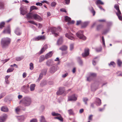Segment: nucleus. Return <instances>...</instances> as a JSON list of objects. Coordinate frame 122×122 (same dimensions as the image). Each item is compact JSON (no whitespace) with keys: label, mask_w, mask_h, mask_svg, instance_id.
I'll return each mask as SVG.
<instances>
[{"label":"nucleus","mask_w":122,"mask_h":122,"mask_svg":"<svg viewBox=\"0 0 122 122\" xmlns=\"http://www.w3.org/2000/svg\"><path fill=\"white\" fill-rule=\"evenodd\" d=\"M31 102V98L29 96H26L20 100L19 103L25 107H28L30 105Z\"/></svg>","instance_id":"1"},{"label":"nucleus","mask_w":122,"mask_h":122,"mask_svg":"<svg viewBox=\"0 0 122 122\" xmlns=\"http://www.w3.org/2000/svg\"><path fill=\"white\" fill-rule=\"evenodd\" d=\"M11 41V39L8 37H4L1 40V44L3 48H7L10 45Z\"/></svg>","instance_id":"2"},{"label":"nucleus","mask_w":122,"mask_h":122,"mask_svg":"<svg viewBox=\"0 0 122 122\" xmlns=\"http://www.w3.org/2000/svg\"><path fill=\"white\" fill-rule=\"evenodd\" d=\"M77 36L80 39L83 40H86V38L83 34V31H82L80 30L76 33Z\"/></svg>","instance_id":"3"},{"label":"nucleus","mask_w":122,"mask_h":122,"mask_svg":"<svg viewBox=\"0 0 122 122\" xmlns=\"http://www.w3.org/2000/svg\"><path fill=\"white\" fill-rule=\"evenodd\" d=\"M8 115L4 114L0 116V122H5L8 117Z\"/></svg>","instance_id":"4"},{"label":"nucleus","mask_w":122,"mask_h":122,"mask_svg":"<svg viewBox=\"0 0 122 122\" xmlns=\"http://www.w3.org/2000/svg\"><path fill=\"white\" fill-rule=\"evenodd\" d=\"M20 14L24 15L27 13V8L26 7L21 6L20 8Z\"/></svg>","instance_id":"5"},{"label":"nucleus","mask_w":122,"mask_h":122,"mask_svg":"<svg viewBox=\"0 0 122 122\" xmlns=\"http://www.w3.org/2000/svg\"><path fill=\"white\" fill-rule=\"evenodd\" d=\"M21 90L25 94H27L30 92L29 89L26 88L25 85H24L21 87Z\"/></svg>","instance_id":"6"},{"label":"nucleus","mask_w":122,"mask_h":122,"mask_svg":"<svg viewBox=\"0 0 122 122\" xmlns=\"http://www.w3.org/2000/svg\"><path fill=\"white\" fill-rule=\"evenodd\" d=\"M26 116L25 115H22L17 117V118L20 122H23L26 118Z\"/></svg>","instance_id":"7"},{"label":"nucleus","mask_w":122,"mask_h":122,"mask_svg":"<svg viewBox=\"0 0 122 122\" xmlns=\"http://www.w3.org/2000/svg\"><path fill=\"white\" fill-rule=\"evenodd\" d=\"M73 34L71 33L70 32H69L65 34V36L66 37L72 40L74 39V38L73 36Z\"/></svg>","instance_id":"8"},{"label":"nucleus","mask_w":122,"mask_h":122,"mask_svg":"<svg viewBox=\"0 0 122 122\" xmlns=\"http://www.w3.org/2000/svg\"><path fill=\"white\" fill-rule=\"evenodd\" d=\"M57 69V66L56 65L53 66L50 69V72L52 73H54Z\"/></svg>","instance_id":"9"},{"label":"nucleus","mask_w":122,"mask_h":122,"mask_svg":"<svg viewBox=\"0 0 122 122\" xmlns=\"http://www.w3.org/2000/svg\"><path fill=\"white\" fill-rule=\"evenodd\" d=\"M33 17L35 20L39 21H40L42 20V19L40 16L37 14H33Z\"/></svg>","instance_id":"10"},{"label":"nucleus","mask_w":122,"mask_h":122,"mask_svg":"<svg viewBox=\"0 0 122 122\" xmlns=\"http://www.w3.org/2000/svg\"><path fill=\"white\" fill-rule=\"evenodd\" d=\"M49 30H51V32L55 36H56L58 35V33H56L57 29L55 27H51L50 28Z\"/></svg>","instance_id":"11"},{"label":"nucleus","mask_w":122,"mask_h":122,"mask_svg":"<svg viewBox=\"0 0 122 122\" xmlns=\"http://www.w3.org/2000/svg\"><path fill=\"white\" fill-rule=\"evenodd\" d=\"M46 70H42L41 73L40 74L38 79L37 80V82H39L42 78L43 75H45L46 74Z\"/></svg>","instance_id":"12"},{"label":"nucleus","mask_w":122,"mask_h":122,"mask_svg":"<svg viewBox=\"0 0 122 122\" xmlns=\"http://www.w3.org/2000/svg\"><path fill=\"white\" fill-rule=\"evenodd\" d=\"M96 76V74L95 73H90L89 77L87 78V81H91L93 77Z\"/></svg>","instance_id":"13"},{"label":"nucleus","mask_w":122,"mask_h":122,"mask_svg":"<svg viewBox=\"0 0 122 122\" xmlns=\"http://www.w3.org/2000/svg\"><path fill=\"white\" fill-rule=\"evenodd\" d=\"M65 89L63 87H60L59 90L57 92V95H61L65 91Z\"/></svg>","instance_id":"14"},{"label":"nucleus","mask_w":122,"mask_h":122,"mask_svg":"<svg viewBox=\"0 0 122 122\" xmlns=\"http://www.w3.org/2000/svg\"><path fill=\"white\" fill-rule=\"evenodd\" d=\"M68 101H76L77 100V97L74 94L68 97Z\"/></svg>","instance_id":"15"},{"label":"nucleus","mask_w":122,"mask_h":122,"mask_svg":"<svg viewBox=\"0 0 122 122\" xmlns=\"http://www.w3.org/2000/svg\"><path fill=\"white\" fill-rule=\"evenodd\" d=\"M89 54V49L88 48H87L85 49V52L82 54V56L83 57H85L88 55Z\"/></svg>","instance_id":"16"},{"label":"nucleus","mask_w":122,"mask_h":122,"mask_svg":"<svg viewBox=\"0 0 122 122\" xmlns=\"http://www.w3.org/2000/svg\"><path fill=\"white\" fill-rule=\"evenodd\" d=\"M53 61L51 59H49L46 62V64L48 66H50L52 65L53 63Z\"/></svg>","instance_id":"17"},{"label":"nucleus","mask_w":122,"mask_h":122,"mask_svg":"<svg viewBox=\"0 0 122 122\" xmlns=\"http://www.w3.org/2000/svg\"><path fill=\"white\" fill-rule=\"evenodd\" d=\"M3 33H8L10 34V29L9 26H8L7 28L5 29L3 31Z\"/></svg>","instance_id":"18"},{"label":"nucleus","mask_w":122,"mask_h":122,"mask_svg":"<svg viewBox=\"0 0 122 122\" xmlns=\"http://www.w3.org/2000/svg\"><path fill=\"white\" fill-rule=\"evenodd\" d=\"M53 53L52 51H51L49 52L45 56V58L47 59L51 57Z\"/></svg>","instance_id":"19"},{"label":"nucleus","mask_w":122,"mask_h":122,"mask_svg":"<svg viewBox=\"0 0 122 122\" xmlns=\"http://www.w3.org/2000/svg\"><path fill=\"white\" fill-rule=\"evenodd\" d=\"M96 103L97 106H99L101 104V100L99 98H96Z\"/></svg>","instance_id":"20"},{"label":"nucleus","mask_w":122,"mask_h":122,"mask_svg":"<svg viewBox=\"0 0 122 122\" xmlns=\"http://www.w3.org/2000/svg\"><path fill=\"white\" fill-rule=\"evenodd\" d=\"M36 85L33 84H31L30 86V90L32 92L34 91L35 89Z\"/></svg>","instance_id":"21"},{"label":"nucleus","mask_w":122,"mask_h":122,"mask_svg":"<svg viewBox=\"0 0 122 122\" xmlns=\"http://www.w3.org/2000/svg\"><path fill=\"white\" fill-rule=\"evenodd\" d=\"M63 42V39L62 37H60L58 40L57 44V45H59L61 44Z\"/></svg>","instance_id":"22"},{"label":"nucleus","mask_w":122,"mask_h":122,"mask_svg":"<svg viewBox=\"0 0 122 122\" xmlns=\"http://www.w3.org/2000/svg\"><path fill=\"white\" fill-rule=\"evenodd\" d=\"M15 33L18 36L20 35L21 34V32L20 30L18 28H17L16 29L15 31Z\"/></svg>","instance_id":"23"},{"label":"nucleus","mask_w":122,"mask_h":122,"mask_svg":"<svg viewBox=\"0 0 122 122\" xmlns=\"http://www.w3.org/2000/svg\"><path fill=\"white\" fill-rule=\"evenodd\" d=\"M1 110L2 111L4 112H7L8 111V109L6 107L4 106L1 107Z\"/></svg>","instance_id":"24"},{"label":"nucleus","mask_w":122,"mask_h":122,"mask_svg":"<svg viewBox=\"0 0 122 122\" xmlns=\"http://www.w3.org/2000/svg\"><path fill=\"white\" fill-rule=\"evenodd\" d=\"M33 14L30 13H29L26 15L27 18L29 19H32Z\"/></svg>","instance_id":"25"},{"label":"nucleus","mask_w":122,"mask_h":122,"mask_svg":"<svg viewBox=\"0 0 122 122\" xmlns=\"http://www.w3.org/2000/svg\"><path fill=\"white\" fill-rule=\"evenodd\" d=\"M89 23V21H86L84 22L82 24V28L85 27L88 25Z\"/></svg>","instance_id":"26"},{"label":"nucleus","mask_w":122,"mask_h":122,"mask_svg":"<svg viewBox=\"0 0 122 122\" xmlns=\"http://www.w3.org/2000/svg\"><path fill=\"white\" fill-rule=\"evenodd\" d=\"M67 49V47L66 46H63L59 48V49L62 51H66Z\"/></svg>","instance_id":"27"},{"label":"nucleus","mask_w":122,"mask_h":122,"mask_svg":"<svg viewBox=\"0 0 122 122\" xmlns=\"http://www.w3.org/2000/svg\"><path fill=\"white\" fill-rule=\"evenodd\" d=\"M45 56L44 55H41L39 58V62H41L45 60Z\"/></svg>","instance_id":"28"},{"label":"nucleus","mask_w":122,"mask_h":122,"mask_svg":"<svg viewBox=\"0 0 122 122\" xmlns=\"http://www.w3.org/2000/svg\"><path fill=\"white\" fill-rule=\"evenodd\" d=\"M114 8L117 11V12L116 13H120L121 12L119 10V6L118 5H114Z\"/></svg>","instance_id":"29"},{"label":"nucleus","mask_w":122,"mask_h":122,"mask_svg":"<svg viewBox=\"0 0 122 122\" xmlns=\"http://www.w3.org/2000/svg\"><path fill=\"white\" fill-rule=\"evenodd\" d=\"M57 117H55L54 118L55 119H57L61 121L62 122L63 121V118L60 114V115H59Z\"/></svg>","instance_id":"30"},{"label":"nucleus","mask_w":122,"mask_h":122,"mask_svg":"<svg viewBox=\"0 0 122 122\" xmlns=\"http://www.w3.org/2000/svg\"><path fill=\"white\" fill-rule=\"evenodd\" d=\"M96 4L98 6L99 4L103 5L104 3L101 0H97L96 2Z\"/></svg>","instance_id":"31"},{"label":"nucleus","mask_w":122,"mask_h":122,"mask_svg":"<svg viewBox=\"0 0 122 122\" xmlns=\"http://www.w3.org/2000/svg\"><path fill=\"white\" fill-rule=\"evenodd\" d=\"M67 112L70 115H73L74 114V112L72 109H70L67 110Z\"/></svg>","instance_id":"32"},{"label":"nucleus","mask_w":122,"mask_h":122,"mask_svg":"<svg viewBox=\"0 0 122 122\" xmlns=\"http://www.w3.org/2000/svg\"><path fill=\"white\" fill-rule=\"evenodd\" d=\"M65 20L66 22H70L71 20V18H70L66 16H65Z\"/></svg>","instance_id":"33"},{"label":"nucleus","mask_w":122,"mask_h":122,"mask_svg":"<svg viewBox=\"0 0 122 122\" xmlns=\"http://www.w3.org/2000/svg\"><path fill=\"white\" fill-rule=\"evenodd\" d=\"M21 106H20L16 107L15 110V111L16 113H18L20 111L21 109Z\"/></svg>","instance_id":"34"},{"label":"nucleus","mask_w":122,"mask_h":122,"mask_svg":"<svg viewBox=\"0 0 122 122\" xmlns=\"http://www.w3.org/2000/svg\"><path fill=\"white\" fill-rule=\"evenodd\" d=\"M116 14L118 16L119 19L121 20H122V16L121 15V13L120 12V13H116Z\"/></svg>","instance_id":"35"},{"label":"nucleus","mask_w":122,"mask_h":122,"mask_svg":"<svg viewBox=\"0 0 122 122\" xmlns=\"http://www.w3.org/2000/svg\"><path fill=\"white\" fill-rule=\"evenodd\" d=\"M90 10L91 12L93 14V16L94 15H95V12L94 10L92 7H90Z\"/></svg>","instance_id":"36"},{"label":"nucleus","mask_w":122,"mask_h":122,"mask_svg":"<svg viewBox=\"0 0 122 122\" xmlns=\"http://www.w3.org/2000/svg\"><path fill=\"white\" fill-rule=\"evenodd\" d=\"M5 23L4 22H2L0 23V28L2 29L4 27Z\"/></svg>","instance_id":"37"},{"label":"nucleus","mask_w":122,"mask_h":122,"mask_svg":"<svg viewBox=\"0 0 122 122\" xmlns=\"http://www.w3.org/2000/svg\"><path fill=\"white\" fill-rule=\"evenodd\" d=\"M38 8L35 6H31L30 8V11H32L34 10H37Z\"/></svg>","instance_id":"38"},{"label":"nucleus","mask_w":122,"mask_h":122,"mask_svg":"<svg viewBox=\"0 0 122 122\" xmlns=\"http://www.w3.org/2000/svg\"><path fill=\"white\" fill-rule=\"evenodd\" d=\"M30 70H32L34 68L33 64L32 63H30Z\"/></svg>","instance_id":"39"},{"label":"nucleus","mask_w":122,"mask_h":122,"mask_svg":"<svg viewBox=\"0 0 122 122\" xmlns=\"http://www.w3.org/2000/svg\"><path fill=\"white\" fill-rule=\"evenodd\" d=\"M52 115L53 116H58L59 115H60V114L56 113L55 112H53L51 113Z\"/></svg>","instance_id":"40"},{"label":"nucleus","mask_w":122,"mask_h":122,"mask_svg":"<svg viewBox=\"0 0 122 122\" xmlns=\"http://www.w3.org/2000/svg\"><path fill=\"white\" fill-rule=\"evenodd\" d=\"M41 122H46L45 121L44 117L43 116H42L40 119Z\"/></svg>","instance_id":"41"},{"label":"nucleus","mask_w":122,"mask_h":122,"mask_svg":"<svg viewBox=\"0 0 122 122\" xmlns=\"http://www.w3.org/2000/svg\"><path fill=\"white\" fill-rule=\"evenodd\" d=\"M14 69L13 68H9L8 69L7 72V73H9L12 72L14 70Z\"/></svg>","instance_id":"42"},{"label":"nucleus","mask_w":122,"mask_h":122,"mask_svg":"<svg viewBox=\"0 0 122 122\" xmlns=\"http://www.w3.org/2000/svg\"><path fill=\"white\" fill-rule=\"evenodd\" d=\"M23 58V57L22 56L21 57H17L16 58V60L17 61H20Z\"/></svg>","instance_id":"43"},{"label":"nucleus","mask_w":122,"mask_h":122,"mask_svg":"<svg viewBox=\"0 0 122 122\" xmlns=\"http://www.w3.org/2000/svg\"><path fill=\"white\" fill-rule=\"evenodd\" d=\"M78 61L80 65H82V62L80 57H78L77 60Z\"/></svg>","instance_id":"44"},{"label":"nucleus","mask_w":122,"mask_h":122,"mask_svg":"<svg viewBox=\"0 0 122 122\" xmlns=\"http://www.w3.org/2000/svg\"><path fill=\"white\" fill-rule=\"evenodd\" d=\"M4 8V4L3 2H0V9H3Z\"/></svg>","instance_id":"45"},{"label":"nucleus","mask_w":122,"mask_h":122,"mask_svg":"<svg viewBox=\"0 0 122 122\" xmlns=\"http://www.w3.org/2000/svg\"><path fill=\"white\" fill-rule=\"evenodd\" d=\"M117 63L119 66H120L122 64V62L119 59H118L117 61Z\"/></svg>","instance_id":"46"},{"label":"nucleus","mask_w":122,"mask_h":122,"mask_svg":"<svg viewBox=\"0 0 122 122\" xmlns=\"http://www.w3.org/2000/svg\"><path fill=\"white\" fill-rule=\"evenodd\" d=\"M46 84V82L45 81H42L41 83V85L43 86Z\"/></svg>","instance_id":"47"},{"label":"nucleus","mask_w":122,"mask_h":122,"mask_svg":"<svg viewBox=\"0 0 122 122\" xmlns=\"http://www.w3.org/2000/svg\"><path fill=\"white\" fill-rule=\"evenodd\" d=\"M109 30V29H107L104 30L103 31L102 34L104 35L106 34L107 33H108V32Z\"/></svg>","instance_id":"48"},{"label":"nucleus","mask_w":122,"mask_h":122,"mask_svg":"<svg viewBox=\"0 0 122 122\" xmlns=\"http://www.w3.org/2000/svg\"><path fill=\"white\" fill-rule=\"evenodd\" d=\"M109 65L110 66H112L113 67H114L115 66V64L114 62L112 61L109 64Z\"/></svg>","instance_id":"49"},{"label":"nucleus","mask_w":122,"mask_h":122,"mask_svg":"<svg viewBox=\"0 0 122 122\" xmlns=\"http://www.w3.org/2000/svg\"><path fill=\"white\" fill-rule=\"evenodd\" d=\"M28 22L32 24H33L34 25H38V24L36 23L34 21H33L30 20L28 21Z\"/></svg>","instance_id":"50"},{"label":"nucleus","mask_w":122,"mask_h":122,"mask_svg":"<svg viewBox=\"0 0 122 122\" xmlns=\"http://www.w3.org/2000/svg\"><path fill=\"white\" fill-rule=\"evenodd\" d=\"M88 99L87 98H83V101L86 105H87V102L88 101Z\"/></svg>","instance_id":"51"},{"label":"nucleus","mask_w":122,"mask_h":122,"mask_svg":"<svg viewBox=\"0 0 122 122\" xmlns=\"http://www.w3.org/2000/svg\"><path fill=\"white\" fill-rule=\"evenodd\" d=\"M39 37L40 40H45L46 39L45 36H39Z\"/></svg>","instance_id":"52"},{"label":"nucleus","mask_w":122,"mask_h":122,"mask_svg":"<svg viewBox=\"0 0 122 122\" xmlns=\"http://www.w3.org/2000/svg\"><path fill=\"white\" fill-rule=\"evenodd\" d=\"M56 3L55 2H53L51 3V6L52 7H55L56 5Z\"/></svg>","instance_id":"53"},{"label":"nucleus","mask_w":122,"mask_h":122,"mask_svg":"<svg viewBox=\"0 0 122 122\" xmlns=\"http://www.w3.org/2000/svg\"><path fill=\"white\" fill-rule=\"evenodd\" d=\"M46 50L45 49H44L43 48H42L41 50L40 51V52H39V53L40 54H42L43 52H44Z\"/></svg>","instance_id":"54"},{"label":"nucleus","mask_w":122,"mask_h":122,"mask_svg":"<svg viewBox=\"0 0 122 122\" xmlns=\"http://www.w3.org/2000/svg\"><path fill=\"white\" fill-rule=\"evenodd\" d=\"M102 38L103 45H104V46H105V40L104 37L103 36H102Z\"/></svg>","instance_id":"55"},{"label":"nucleus","mask_w":122,"mask_h":122,"mask_svg":"<svg viewBox=\"0 0 122 122\" xmlns=\"http://www.w3.org/2000/svg\"><path fill=\"white\" fill-rule=\"evenodd\" d=\"M74 48V45L73 44H70V49L71 51Z\"/></svg>","instance_id":"56"},{"label":"nucleus","mask_w":122,"mask_h":122,"mask_svg":"<svg viewBox=\"0 0 122 122\" xmlns=\"http://www.w3.org/2000/svg\"><path fill=\"white\" fill-rule=\"evenodd\" d=\"M9 60V59H5L4 60H2L1 61L3 64H4L5 62H7Z\"/></svg>","instance_id":"57"},{"label":"nucleus","mask_w":122,"mask_h":122,"mask_svg":"<svg viewBox=\"0 0 122 122\" xmlns=\"http://www.w3.org/2000/svg\"><path fill=\"white\" fill-rule=\"evenodd\" d=\"M93 115H90L88 117V120L89 121H92V118Z\"/></svg>","instance_id":"58"},{"label":"nucleus","mask_w":122,"mask_h":122,"mask_svg":"<svg viewBox=\"0 0 122 122\" xmlns=\"http://www.w3.org/2000/svg\"><path fill=\"white\" fill-rule=\"evenodd\" d=\"M36 5H39L40 6H41L42 4L41 3H39V2H37L36 3Z\"/></svg>","instance_id":"59"},{"label":"nucleus","mask_w":122,"mask_h":122,"mask_svg":"<svg viewBox=\"0 0 122 122\" xmlns=\"http://www.w3.org/2000/svg\"><path fill=\"white\" fill-rule=\"evenodd\" d=\"M102 47H101L99 48H97L96 49V51L97 52H99L101 51L102 50Z\"/></svg>","instance_id":"60"},{"label":"nucleus","mask_w":122,"mask_h":122,"mask_svg":"<svg viewBox=\"0 0 122 122\" xmlns=\"http://www.w3.org/2000/svg\"><path fill=\"white\" fill-rule=\"evenodd\" d=\"M102 25H98L97 27V29L98 30L100 29L101 28H102Z\"/></svg>","instance_id":"61"},{"label":"nucleus","mask_w":122,"mask_h":122,"mask_svg":"<svg viewBox=\"0 0 122 122\" xmlns=\"http://www.w3.org/2000/svg\"><path fill=\"white\" fill-rule=\"evenodd\" d=\"M32 41H38L37 38V37H35L33 38L32 40Z\"/></svg>","instance_id":"62"},{"label":"nucleus","mask_w":122,"mask_h":122,"mask_svg":"<svg viewBox=\"0 0 122 122\" xmlns=\"http://www.w3.org/2000/svg\"><path fill=\"white\" fill-rule=\"evenodd\" d=\"M5 95V93H2L0 95V99L2 98Z\"/></svg>","instance_id":"63"},{"label":"nucleus","mask_w":122,"mask_h":122,"mask_svg":"<svg viewBox=\"0 0 122 122\" xmlns=\"http://www.w3.org/2000/svg\"><path fill=\"white\" fill-rule=\"evenodd\" d=\"M30 122H37V120L36 119H33L31 120Z\"/></svg>","instance_id":"64"}]
</instances>
